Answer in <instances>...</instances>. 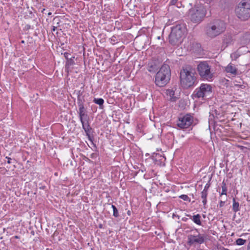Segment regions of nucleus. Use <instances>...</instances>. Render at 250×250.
<instances>
[{"label":"nucleus","instance_id":"obj_8","mask_svg":"<svg viewBox=\"0 0 250 250\" xmlns=\"http://www.w3.org/2000/svg\"><path fill=\"white\" fill-rule=\"evenodd\" d=\"M212 93V87L209 84L202 83L194 91L192 96L193 99H204Z\"/></svg>","mask_w":250,"mask_h":250},{"label":"nucleus","instance_id":"obj_6","mask_svg":"<svg viewBox=\"0 0 250 250\" xmlns=\"http://www.w3.org/2000/svg\"><path fill=\"white\" fill-rule=\"evenodd\" d=\"M238 18L243 21L250 17V0H242L235 9Z\"/></svg>","mask_w":250,"mask_h":250},{"label":"nucleus","instance_id":"obj_3","mask_svg":"<svg viewBox=\"0 0 250 250\" xmlns=\"http://www.w3.org/2000/svg\"><path fill=\"white\" fill-rule=\"evenodd\" d=\"M170 76L171 72L169 66L164 64L156 74L155 83L159 87H163L169 82Z\"/></svg>","mask_w":250,"mask_h":250},{"label":"nucleus","instance_id":"obj_21","mask_svg":"<svg viewBox=\"0 0 250 250\" xmlns=\"http://www.w3.org/2000/svg\"><path fill=\"white\" fill-rule=\"evenodd\" d=\"M94 102L97 104H99V105H103L104 103V100L102 99V98H98V99H94Z\"/></svg>","mask_w":250,"mask_h":250},{"label":"nucleus","instance_id":"obj_15","mask_svg":"<svg viewBox=\"0 0 250 250\" xmlns=\"http://www.w3.org/2000/svg\"><path fill=\"white\" fill-rule=\"evenodd\" d=\"M158 68L155 62H152L148 64L147 70L150 72L154 73L158 70Z\"/></svg>","mask_w":250,"mask_h":250},{"label":"nucleus","instance_id":"obj_11","mask_svg":"<svg viewBox=\"0 0 250 250\" xmlns=\"http://www.w3.org/2000/svg\"><path fill=\"white\" fill-rule=\"evenodd\" d=\"M79 106V115L81 122H86L89 121V117L86 113V110L83 106V103L81 101H79L78 103Z\"/></svg>","mask_w":250,"mask_h":250},{"label":"nucleus","instance_id":"obj_4","mask_svg":"<svg viewBox=\"0 0 250 250\" xmlns=\"http://www.w3.org/2000/svg\"><path fill=\"white\" fill-rule=\"evenodd\" d=\"M206 14V10L202 4H196L189 10L188 17L193 22H201Z\"/></svg>","mask_w":250,"mask_h":250},{"label":"nucleus","instance_id":"obj_31","mask_svg":"<svg viewBox=\"0 0 250 250\" xmlns=\"http://www.w3.org/2000/svg\"><path fill=\"white\" fill-rule=\"evenodd\" d=\"M231 57L232 58H235V59H236V58H237V57H236V54H231Z\"/></svg>","mask_w":250,"mask_h":250},{"label":"nucleus","instance_id":"obj_17","mask_svg":"<svg viewBox=\"0 0 250 250\" xmlns=\"http://www.w3.org/2000/svg\"><path fill=\"white\" fill-rule=\"evenodd\" d=\"M241 42L243 44H247L250 42V35L249 34H246L242 39Z\"/></svg>","mask_w":250,"mask_h":250},{"label":"nucleus","instance_id":"obj_26","mask_svg":"<svg viewBox=\"0 0 250 250\" xmlns=\"http://www.w3.org/2000/svg\"><path fill=\"white\" fill-rule=\"evenodd\" d=\"M113 215L115 217H118L119 216L118 210L117 208H114Z\"/></svg>","mask_w":250,"mask_h":250},{"label":"nucleus","instance_id":"obj_1","mask_svg":"<svg viewBox=\"0 0 250 250\" xmlns=\"http://www.w3.org/2000/svg\"><path fill=\"white\" fill-rule=\"evenodd\" d=\"M196 81L194 70L191 66L183 67L180 72V83L184 88H188L194 85Z\"/></svg>","mask_w":250,"mask_h":250},{"label":"nucleus","instance_id":"obj_19","mask_svg":"<svg viewBox=\"0 0 250 250\" xmlns=\"http://www.w3.org/2000/svg\"><path fill=\"white\" fill-rule=\"evenodd\" d=\"M239 204L238 202H236L234 198L233 199L232 209L234 212H237L239 210Z\"/></svg>","mask_w":250,"mask_h":250},{"label":"nucleus","instance_id":"obj_16","mask_svg":"<svg viewBox=\"0 0 250 250\" xmlns=\"http://www.w3.org/2000/svg\"><path fill=\"white\" fill-rule=\"evenodd\" d=\"M201 216L200 214H197L192 216L193 221L198 225H201V221L200 220Z\"/></svg>","mask_w":250,"mask_h":250},{"label":"nucleus","instance_id":"obj_5","mask_svg":"<svg viewBox=\"0 0 250 250\" xmlns=\"http://www.w3.org/2000/svg\"><path fill=\"white\" fill-rule=\"evenodd\" d=\"M185 31L186 28L183 25L178 24L172 27L169 35V42L173 45L180 43Z\"/></svg>","mask_w":250,"mask_h":250},{"label":"nucleus","instance_id":"obj_30","mask_svg":"<svg viewBox=\"0 0 250 250\" xmlns=\"http://www.w3.org/2000/svg\"><path fill=\"white\" fill-rule=\"evenodd\" d=\"M6 158L8 159L7 163L8 164H10L11 163V159L9 157H6Z\"/></svg>","mask_w":250,"mask_h":250},{"label":"nucleus","instance_id":"obj_34","mask_svg":"<svg viewBox=\"0 0 250 250\" xmlns=\"http://www.w3.org/2000/svg\"><path fill=\"white\" fill-rule=\"evenodd\" d=\"M111 207H112V208H113V210H114V208H117L116 207L113 205H112Z\"/></svg>","mask_w":250,"mask_h":250},{"label":"nucleus","instance_id":"obj_20","mask_svg":"<svg viewBox=\"0 0 250 250\" xmlns=\"http://www.w3.org/2000/svg\"><path fill=\"white\" fill-rule=\"evenodd\" d=\"M222 192L221 193V196L223 195H227V187L225 182L223 181L222 183Z\"/></svg>","mask_w":250,"mask_h":250},{"label":"nucleus","instance_id":"obj_22","mask_svg":"<svg viewBox=\"0 0 250 250\" xmlns=\"http://www.w3.org/2000/svg\"><path fill=\"white\" fill-rule=\"evenodd\" d=\"M246 242V240L241 239V238H238L236 240V244L237 245L241 246L245 244V243Z\"/></svg>","mask_w":250,"mask_h":250},{"label":"nucleus","instance_id":"obj_32","mask_svg":"<svg viewBox=\"0 0 250 250\" xmlns=\"http://www.w3.org/2000/svg\"><path fill=\"white\" fill-rule=\"evenodd\" d=\"M56 29H57V27L53 26L52 30V31H55Z\"/></svg>","mask_w":250,"mask_h":250},{"label":"nucleus","instance_id":"obj_13","mask_svg":"<svg viewBox=\"0 0 250 250\" xmlns=\"http://www.w3.org/2000/svg\"><path fill=\"white\" fill-rule=\"evenodd\" d=\"M167 97L168 100L171 102H175L177 97L175 96V92L172 89H167L166 91Z\"/></svg>","mask_w":250,"mask_h":250},{"label":"nucleus","instance_id":"obj_37","mask_svg":"<svg viewBox=\"0 0 250 250\" xmlns=\"http://www.w3.org/2000/svg\"><path fill=\"white\" fill-rule=\"evenodd\" d=\"M21 42H22V43H24V42L23 41H21Z\"/></svg>","mask_w":250,"mask_h":250},{"label":"nucleus","instance_id":"obj_12","mask_svg":"<svg viewBox=\"0 0 250 250\" xmlns=\"http://www.w3.org/2000/svg\"><path fill=\"white\" fill-rule=\"evenodd\" d=\"M81 123L82 124L83 128L84 129L86 135L88 136L89 139L90 141H92L89 135L90 131L92 128L89 126V121L83 122H82Z\"/></svg>","mask_w":250,"mask_h":250},{"label":"nucleus","instance_id":"obj_29","mask_svg":"<svg viewBox=\"0 0 250 250\" xmlns=\"http://www.w3.org/2000/svg\"><path fill=\"white\" fill-rule=\"evenodd\" d=\"M225 203V201H220V204H219V206L220 207H222L224 206V204Z\"/></svg>","mask_w":250,"mask_h":250},{"label":"nucleus","instance_id":"obj_35","mask_svg":"<svg viewBox=\"0 0 250 250\" xmlns=\"http://www.w3.org/2000/svg\"><path fill=\"white\" fill-rule=\"evenodd\" d=\"M14 237H15V238H16V239H18V238H19V237L18 236H17V235H16V236H14Z\"/></svg>","mask_w":250,"mask_h":250},{"label":"nucleus","instance_id":"obj_28","mask_svg":"<svg viewBox=\"0 0 250 250\" xmlns=\"http://www.w3.org/2000/svg\"><path fill=\"white\" fill-rule=\"evenodd\" d=\"M177 0H171L170 3L172 5H175L177 2Z\"/></svg>","mask_w":250,"mask_h":250},{"label":"nucleus","instance_id":"obj_14","mask_svg":"<svg viewBox=\"0 0 250 250\" xmlns=\"http://www.w3.org/2000/svg\"><path fill=\"white\" fill-rule=\"evenodd\" d=\"M227 73H229L232 75H235L237 74V69L233 64H229L225 68Z\"/></svg>","mask_w":250,"mask_h":250},{"label":"nucleus","instance_id":"obj_24","mask_svg":"<svg viewBox=\"0 0 250 250\" xmlns=\"http://www.w3.org/2000/svg\"><path fill=\"white\" fill-rule=\"evenodd\" d=\"M110 41H111V43L112 44L116 43V42H117L116 37L115 36L112 37V38L110 39Z\"/></svg>","mask_w":250,"mask_h":250},{"label":"nucleus","instance_id":"obj_27","mask_svg":"<svg viewBox=\"0 0 250 250\" xmlns=\"http://www.w3.org/2000/svg\"><path fill=\"white\" fill-rule=\"evenodd\" d=\"M209 187V185L208 184H207L206 185V186H205L203 190L208 192V189Z\"/></svg>","mask_w":250,"mask_h":250},{"label":"nucleus","instance_id":"obj_23","mask_svg":"<svg viewBox=\"0 0 250 250\" xmlns=\"http://www.w3.org/2000/svg\"><path fill=\"white\" fill-rule=\"evenodd\" d=\"M181 199H183V200L184 201H188L189 202H190V200L189 199V198L188 197V195H185V194H183V195H181V196H180L179 197Z\"/></svg>","mask_w":250,"mask_h":250},{"label":"nucleus","instance_id":"obj_39","mask_svg":"<svg viewBox=\"0 0 250 250\" xmlns=\"http://www.w3.org/2000/svg\"><path fill=\"white\" fill-rule=\"evenodd\" d=\"M51 13H48V15H51Z\"/></svg>","mask_w":250,"mask_h":250},{"label":"nucleus","instance_id":"obj_7","mask_svg":"<svg viewBox=\"0 0 250 250\" xmlns=\"http://www.w3.org/2000/svg\"><path fill=\"white\" fill-rule=\"evenodd\" d=\"M198 72L203 79L210 81L213 77V73L210 66L206 62H201L197 67Z\"/></svg>","mask_w":250,"mask_h":250},{"label":"nucleus","instance_id":"obj_38","mask_svg":"<svg viewBox=\"0 0 250 250\" xmlns=\"http://www.w3.org/2000/svg\"><path fill=\"white\" fill-rule=\"evenodd\" d=\"M177 7H179L178 5V3H177Z\"/></svg>","mask_w":250,"mask_h":250},{"label":"nucleus","instance_id":"obj_9","mask_svg":"<svg viewBox=\"0 0 250 250\" xmlns=\"http://www.w3.org/2000/svg\"><path fill=\"white\" fill-rule=\"evenodd\" d=\"M206 236L204 234L198 233L197 235H188L187 243L189 246L201 244L205 242Z\"/></svg>","mask_w":250,"mask_h":250},{"label":"nucleus","instance_id":"obj_18","mask_svg":"<svg viewBox=\"0 0 250 250\" xmlns=\"http://www.w3.org/2000/svg\"><path fill=\"white\" fill-rule=\"evenodd\" d=\"M208 195V192L206 191L203 190L201 192V198L203 199L202 202L203 205L205 206L207 204V197Z\"/></svg>","mask_w":250,"mask_h":250},{"label":"nucleus","instance_id":"obj_2","mask_svg":"<svg viewBox=\"0 0 250 250\" xmlns=\"http://www.w3.org/2000/svg\"><path fill=\"white\" fill-rule=\"evenodd\" d=\"M226 28V24L223 21L215 20L206 25L205 31L208 37L213 38L223 33Z\"/></svg>","mask_w":250,"mask_h":250},{"label":"nucleus","instance_id":"obj_10","mask_svg":"<svg viewBox=\"0 0 250 250\" xmlns=\"http://www.w3.org/2000/svg\"><path fill=\"white\" fill-rule=\"evenodd\" d=\"M192 117L190 115L187 114L179 118L177 125L181 128H187L192 124Z\"/></svg>","mask_w":250,"mask_h":250},{"label":"nucleus","instance_id":"obj_36","mask_svg":"<svg viewBox=\"0 0 250 250\" xmlns=\"http://www.w3.org/2000/svg\"><path fill=\"white\" fill-rule=\"evenodd\" d=\"M130 211H128L127 213H128V215L130 214Z\"/></svg>","mask_w":250,"mask_h":250},{"label":"nucleus","instance_id":"obj_33","mask_svg":"<svg viewBox=\"0 0 250 250\" xmlns=\"http://www.w3.org/2000/svg\"><path fill=\"white\" fill-rule=\"evenodd\" d=\"M247 250H250V242L249 243V244L248 245Z\"/></svg>","mask_w":250,"mask_h":250},{"label":"nucleus","instance_id":"obj_25","mask_svg":"<svg viewBox=\"0 0 250 250\" xmlns=\"http://www.w3.org/2000/svg\"><path fill=\"white\" fill-rule=\"evenodd\" d=\"M74 64V61L72 60H70L69 61H68L66 64V66L69 67V66H71Z\"/></svg>","mask_w":250,"mask_h":250}]
</instances>
